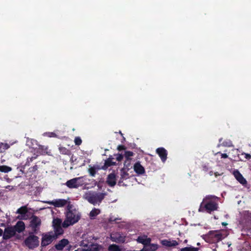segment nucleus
Returning a JSON list of instances; mask_svg holds the SVG:
<instances>
[{
  "label": "nucleus",
  "mask_w": 251,
  "mask_h": 251,
  "mask_svg": "<svg viewBox=\"0 0 251 251\" xmlns=\"http://www.w3.org/2000/svg\"><path fill=\"white\" fill-rule=\"evenodd\" d=\"M212 196H208L203 199L202 202L201 204V207H203L205 211L209 213L211 212L217 210L218 208V203L212 200Z\"/></svg>",
  "instance_id": "1"
},
{
  "label": "nucleus",
  "mask_w": 251,
  "mask_h": 251,
  "mask_svg": "<svg viewBox=\"0 0 251 251\" xmlns=\"http://www.w3.org/2000/svg\"><path fill=\"white\" fill-rule=\"evenodd\" d=\"M66 216V218L62 224V226L64 228H66L71 225H73L80 219V216L75 214L70 208H68Z\"/></svg>",
  "instance_id": "2"
},
{
  "label": "nucleus",
  "mask_w": 251,
  "mask_h": 251,
  "mask_svg": "<svg viewBox=\"0 0 251 251\" xmlns=\"http://www.w3.org/2000/svg\"><path fill=\"white\" fill-rule=\"evenodd\" d=\"M105 194L102 193L89 192L85 195V199L89 202L94 205L100 203L104 198Z\"/></svg>",
  "instance_id": "3"
},
{
  "label": "nucleus",
  "mask_w": 251,
  "mask_h": 251,
  "mask_svg": "<svg viewBox=\"0 0 251 251\" xmlns=\"http://www.w3.org/2000/svg\"><path fill=\"white\" fill-rule=\"evenodd\" d=\"M25 245L29 249H34L39 245V237L30 234L24 241Z\"/></svg>",
  "instance_id": "4"
},
{
  "label": "nucleus",
  "mask_w": 251,
  "mask_h": 251,
  "mask_svg": "<svg viewBox=\"0 0 251 251\" xmlns=\"http://www.w3.org/2000/svg\"><path fill=\"white\" fill-rule=\"evenodd\" d=\"M85 184L83 176L72 178L68 180L65 185L69 188H78Z\"/></svg>",
  "instance_id": "5"
},
{
  "label": "nucleus",
  "mask_w": 251,
  "mask_h": 251,
  "mask_svg": "<svg viewBox=\"0 0 251 251\" xmlns=\"http://www.w3.org/2000/svg\"><path fill=\"white\" fill-rule=\"evenodd\" d=\"M222 234L217 231L212 230L209 231L208 234L205 235L204 239L207 242L218 241L222 239Z\"/></svg>",
  "instance_id": "6"
},
{
  "label": "nucleus",
  "mask_w": 251,
  "mask_h": 251,
  "mask_svg": "<svg viewBox=\"0 0 251 251\" xmlns=\"http://www.w3.org/2000/svg\"><path fill=\"white\" fill-rule=\"evenodd\" d=\"M41 224V221L39 218L35 215L32 216L30 221L29 226L31 228L33 233H37Z\"/></svg>",
  "instance_id": "7"
},
{
  "label": "nucleus",
  "mask_w": 251,
  "mask_h": 251,
  "mask_svg": "<svg viewBox=\"0 0 251 251\" xmlns=\"http://www.w3.org/2000/svg\"><path fill=\"white\" fill-rule=\"evenodd\" d=\"M56 236H53L51 232L44 233L42 234L41 246L45 247L50 245L55 239Z\"/></svg>",
  "instance_id": "8"
},
{
  "label": "nucleus",
  "mask_w": 251,
  "mask_h": 251,
  "mask_svg": "<svg viewBox=\"0 0 251 251\" xmlns=\"http://www.w3.org/2000/svg\"><path fill=\"white\" fill-rule=\"evenodd\" d=\"M16 234V232L12 226H8L5 227L3 231L2 239L5 240L10 239L14 237Z\"/></svg>",
  "instance_id": "9"
},
{
  "label": "nucleus",
  "mask_w": 251,
  "mask_h": 251,
  "mask_svg": "<svg viewBox=\"0 0 251 251\" xmlns=\"http://www.w3.org/2000/svg\"><path fill=\"white\" fill-rule=\"evenodd\" d=\"M156 153L160 157L161 161L163 162L164 163L166 161L167 159L168 152L167 150L165 148L163 147H160L157 148L156 150Z\"/></svg>",
  "instance_id": "10"
},
{
  "label": "nucleus",
  "mask_w": 251,
  "mask_h": 251,
  "mask_svg": "<svg viewBox=\"0 0 251 251\" xmlns=\"http://www.w3.org/2000/svg\"><path fill=\"white\" fill-rule=\"evenodd\" d=\"M12 227H13V229L16 233V232L21 233L24 231L25 229V223L22 221H18L16 225L14 226H12Z\"/></svg>",
  "instance_id": "11"
},
{
  "label": "nucleus",
  "mask_w": 251,
  "mask_h": 251,
  "mask_svg": "<svg viewBox=\"0 0 251 251\" xmlns=\"http://www.w3.org/2000/svg\"><path fill=\"white\" fill-rule=\"evenodd\" d=\"M106 182L110 187H113L116 185V176L114 173H111L108 175Z\"/></svg>",
  "instance_id": "12"
},
{
  "label": "nucleus",
  "mask_w": 251,
  "mask_h": 251,
  "mask_svg": "<svg viewBox=\"0 0 251 251\" xmlns=\"http://www.w3.org/2000/svg\"><path fill=\"white\" fill-rule=\"evenodd\" d=\"M67 201L64 199H56L52 201L50 203L56 207H60L65 206L67 204Z\"/></svg>",
  "instance_id": "13"
},
{
  "label": "nucleus",
  "mask_w": 251,
  "mask_h": 251,
  "mask_svg": "<svg viewBox=\"0 0 251 251\" xmlns=\"http://www.w3.org/2000/svg\"><path fill=\"white\" fill-rule=\"evenodd\" d=\"M69 241L66 239H63L55 245V249L58 251H62L64 248L69 244Z\"/></svg>",
  "instance_id": "14"
},
{
  "label": "nucleus",
  "mask_w": 251,
  "mask_h": 251,
  "mask_svg": "<svg viewBox=\"0 0 251 251\" xmlns=\"http://www.w3.org/2000/svg\"><path fill=\"white\" fill-rule=\"evenodd\" d=\"M134 170L138 175H143L145 173L144 168L141 165L139 162H136L134 165Z\"/></svg>",
  "instance_id": "15"
},
{
  "label": "nucleus",
  "mask_w": 251,
  "mask_h": 251,
  "mask_svg": "<svg viewBox=\"0 0 251 251\" xmlns=\"http://www.w3.org/2000/svg\"><path fill=\"white\" fill-rule=\"evenodd\" d=\"M233 175L236 179L242 184H247V182L245 178L238 171H235L233 173Z\"/></svg>",
  "instance_id": "16"
},
{
  "label": "nucleus",
  "mask_w": 251,
  "mask_h": 251,
  "mask_svg": "<svg viewBox=\"0 0 251 251\" xmlns=\"http://www.w3.org/2000/svg\"><path fill=\"white\" fill-rule=\"evenodd\" d=\"M161 244L164 246L171 247L178 245V242L176 240H169L164 239L161 241Z\"/></svg>",
  "instance_id": "17"
},
{
  "label": "nucleus",
  "mask_w": 251,
  "mask_h": 251,
  "mask_svg": "<svg viewBox=\"0 0 251 251\" xmlns=\"http://www.w3.org/2000/svg\"><path fill=\"white\" fill-rule=\"evenodd\" d=\"M138 242L143 244L145 247L151 243V239L150 238L147 237L139 236L137 239Z\"/></svg>",
  "instance_id": "18"
},
{
  "label": "nucleus",
  "mask_w": 251,
  "mask_h": 251,
  "mask_svg": "<svg viewBox=\"0 0 251 251\" xmlns=\"http://www.w3.org/2000/svg\"><path fill=\"white\" fill-rule=\"evenodd\" d=\"M113 159V158H112L111 157H109L108 159L105 160V162H104V165L102 167V169H106L109 167H110V166H113V165H115L116 164V162H113L112 161Z\"/></svg>",
  "instance_id": "19"
},
{
  "label": "nucleus",
  "mask_w": 251,
  "mask_h": 251,
  "mask_svg": "<svg viewBox=\"0 0 251 251\" xmlns=\"http://www.w3.org/2000/svg\"><path fill=\"white\" fill-rule=\"evenodd\" d=\"M111 240L112 241L116 243H123L125 242V239L120 235H113L111 236Z\"/></svg>",
  "instance_id": "20"
},
{
  "label": "nucleus",
  "mask_w": 251,
  "mask_h": 251,
  "mask_svg": "<svg viewBox=\"0 0 251 251\" xmlns=\"http://www.w3.org/2000/svg\"><path fill=\"white\" fill-rule=\"evenodd\" d=\"M28 212V209L26 206H23L18 208L16 213L22 215V217H25V214Z\"/></svg>",
  "instance_id": "21"
},
{
  "label": "nucleus",
  "mask_w": 251,
  "mask_h": 251,
  "mask_svg": "<svg viewBox=\"0 0 251 251\" xmlns=\"http://www.w3.org/2000/svg\"><path fill=\"white\" fill-rule=\"evenodd\" d=\"M54 233H52L51 232V234L53 235V236H56L55 239L57 238L58 235H61L63 233V230L61 226L54 227Z\"/></svg>",
  "instance_id": "22"
},
{
  "label": "nucleus",
  "mask_w": 251,
  "mask_h": 251,
  "mask_svg": "<svg viewBox=\"0 0 251 251\" xmlns=\"http://www.w3.org/2000/svg\"><path fill=\"white\" fill-rule=\"evenodd\" d=\"M158 248V246L156 244H151V243L148 246L144 248L146 251H155Z\"/></svg>",
  "instance_id": "23"
},
{
  "label": "nucleus",
  "mask_w": 251,
  "mask_h": 251,
  "mask_svg": "<svg viewBox=\"0 0 251 251\" xmlns=\"http://www.w3.org/2000/svg\"><path fill=\"white\" fill-rule=\"evenodd\" d=\"M9 147V145L7 143H0V153L4 152Z\"/></svg>",
  "instance_id": "24"
},
{
  "label": "nucleus",
  "mask_w": 251,
  "mask_h": 251,
  "mask_svg": "<svg viewBox=\"0 0 251 251\" xmlns=\"http://www.w3.org/2000/svg\"><path fill=\"white\" fill-rule=\"evenodd\" d=\"M12 170V168L5 165L0 166V172L2 173H8Z\"/></svg>",
  "instance_id": "25"
},
{
  "label": "nucleus",
  "mask_w": 251,
  "mask_h": 251,
  "mask_svg": "<svg viewBox=\"0 0 251 251\" xmlns=\"http://www.w3.org/2000/svg\"><path fill=\"white\" fill-rule=\"evenodd\" d=\"M61 223H62V220L60 219L56 218V219H53V222H52L53 227L61 226Z\"/></svg>",
  "instance_id": "26"
},
{
  "label": "nucleus",
  "mask_w": 251,
  "mask_h": 251,
  "mask_svg": "<svg viewBox=\"0 0 251 251\" xmlns=\"http://www.w3.org/2000/svg\"><path fill=\"white\" fill-rule=\"evenodd\" d=\"M109 251H121V249L116 244H112L108 247Z\"/></svg>",
  "instance_id": "27"
},
{
  "label": "nucleus",
  "mask_w": 251,
  "mask_h": 251,
  "mask_svg": "<svg viewBox=\"0 0 251 251\" xmlns=\"http://www.w3.org/2000/svg\"><path fill=\"white\" fill-rule=\"evenodd\" d=\"M128 173L125 171L124 168H123L121 170V177L122 178H124L125 179H126L128 178Z\"/></svg>",
  "instance_id": "28"
},
{
  "label": "nucleus",
  "mask_w": 251,
  "mask_h": 251,
  "mask_svg": "<svg viewBox=\"0 0 251 251\" xmlns=\"http://www.w3.org/2000/svg\"><path fill=\"white\" fill-rule=\"evenodd\" d=\"M199 248L193 247H187L180 249V251H198Z\"/></svg>",
  "instance_id": "29"
},
{
  "label": "nucleus",
  "mask_w": 251,
  "mask_h": 251,
  "mask_svg": "<svg viewBox=\"0 0 251 251\" xmlns=\"http://www.w3.org/2000/svg\"><path fill=\"white\" fill-rule=\"evenodd\" d=\"M100 213V211L98 209L94 208L90 213V216L91 217H94L97 216Z\"/></svg>",
  "instance_id": "30"
},
{
  "label": "nucleus",
  "mask_w": 251,
  "mask_h": 251,
  "mask_svg": "<svg viewBox=\"0 0 251 251\" xmlns=\"http://www.w3.org/2000/svg\"><path fill=\"white\" fill-rule=\"evenodd\" d=\"M88 172L90 176H94L96 174V169L94 167H92L89 169Z\"/></svg>",
  "instance_id": "31"
},
{
  "label": "nucleus",
  "mask_w": 251,
  "mask_h": 251,
  "mask_svg": "<svg viewBox=\"0 0 251 251\" xmlns=\"http://www.w3.org/2000/svg\"><path fill=\"white\" fill-rule=\"evenodd\" d=\"M124 155L126 159H130V157L133 155V152L131 151H126Z\"/></svg>",
  "instance_id": "32"
},
{
  "label": "nucleus",
  "mask_w": 251,
  "mask_h": 251,
  "mask_svg": "<svg viewBox=\"0 0 251 251\" xmlns=\"http://www.w3.org/2000/svg\"><path fill=\"white\" fill-rule=\"evenodd\" d=\"M131 159H126L124 162V167L128 170L129 169V167L130 165Z\"/></svg>",
  "instance_id": "33"
},
{
  "label": "nucleus",
  "mask_w": 251,
  "mask_h": 251,
  "mask_svg": "<svg viewBox=\"0 0 251 251\" xmlns=\"http://www.w3.org/2000/svg\"><path fill=\"white\" fill-rule=\"evenodd\" d=\"M75 145L79 146L82 143V140L79 137H76L74 140Z\"/></svg>",
  "instance_id": "34"
},
{
  "label": "nucleus",
  "mask_w": 251,
  "mask_h": 251,
  "mask_svg": "<svg viewBox=\"0 0 251 251\" xmlns=\"http://www.w3.org/2000/svg\"><path fill=\"white\" fill-rule=\"evenodd\" d=\"M37 156L36 155V156H32L31 157H28L27 158V161L26 162L25 165H27V166H29L30 162H31L32 161H33V160L34 159H36L37 158Z\"/></svg>",
  "instance_id": "35"
},
{
  "label": "nucleus",
  "mask_w": 251,
  "mask_h": 251,
  "mask_svg": "<svg viewBox=\"0 0 251 251\" xmlns=\"http://www.w3.org/2000/svg\"><path fill=\"white\" fill-rule=\"evenodd\" d=\"M38 169V166L37 165H34L33 167H31L29 168V171L30 173H34Z\"/></svg>",
  "instance_id": "36"
},
{
  "label": "nucleus",
  "mask_w": 251,
  "mask_h": 251,
  "mask_svg": "<svg viewBox=\"0 0 251 251\" xmlns=\"http://www.w3.org/2000/svg\"><path fill=\"white\" fill-rule=\"evenodd\" d=\"M123 159V155L121 154H117L116 155V160L118 161H121Z\"/></svg>",
  "instance_id": "37"
},
{
  "label": "nucleus",
  "mask_w": 251,
  "mask_h": 251,
  "mask_svg": "<svg viewBox=\"0 0 251 251\" xmlns=\"http://www.w3.org/2000/svg\"><path fill=\"white\" fill-rule=\"evenodd\" d=\"M117 149L119 151H122L126 149V147L124 145H119L117 147Z\"/></svg>",
  "instance_id": "38"
},
{
  "label": "nucleus",
  "mask_w": 251,
  "mask_h": 251,
  "mask_svg": "<svg viewBox=\"0 0 251 251\" xmlns=\"http://www.w3.org/2000/svg\"><path fill=\"white\" fill-rule=\"evenodd\" d=\"M244 154L245 155V158L246 159H250L251 158V155L250 154L245 153Z\"/></svg>",
  "instance_id": "39"
},
{
  "label": "nucleus",
  "mask_w": 251,
  "mask_h": 251,
  "mask_svg": "<svg viewBox=\"0 0 251 251\" xmlns=\"http://www.w3.org/2000/svg\"><path fill=\"white\" fill-rule=\"evenodd\" d=\"M222 158H226L228 157V155L226 153H222L221 154Z\"/></svg>",
  "instance_id": "40"
},
{
  "label": "nucleus",
  "mask_w": 251,
  "mask_h": 251,
  "mask_svg": "<svg viewBox=\"0 0 251 251\" xmlns=\"http://www.w3.org/2000/svg\"><path fill=\"white\" fill-rule=\"evenodd\" d=\"M125 179L124 178H122V177H120L119 181H118V184L119 185H120L123 182V180H124Z\"/></svg>",
  "instance_id": "41"
},
{
  "label": "nucleus",
  "mask_w": 251,
  "mask_h": 251,
  "mask_svg": "<svg viewBox=\"0 0 251 251\" xmlns=\"http://www.w3.org/2000/svg\"><path fill=\"white\" fill-rule=\"evenodd\" d=\"M208 168L205 165V166H203V171L206 172L208 171Z\"/></svg>",
  "instance_id": "42"
},
{
  "label": "nucleus",
  "mask_w": 251,
  "mask_h": 251,
  "mask_svg": "<svg viewBox=\"0 0 251 251\" xmlns=\"http://www.w3.org/2000/svg\"><path fill=\"white\" fill-rule=\"evenodd\" d=\"M3 236V230L0 228V236Z\"/></svg>",
  "instance_id": "43"
},
{
  "label": "nucleus",
  "mask_w": 251,
  "mask_h": 251,
  "mask_svg": "<svg viewBox=\"0 0 251 251\" xmlns=\"http://www.w3.org/2000/svg\"><path fill=\"white\" fill-rule=\"evenodd\" d=\"M214 175L216 177H217L220 176V175L218 172H215L214 173Z\"/></svg>",
  "instance_id": "44"
},
{
  "label": "nucleus",
  "mask_w": 251,
  "mask_h": 251,
  "mask_svg": "<svg viewBox=\"0 0 251 251\" xmlns=\"http://www.w3.org/2000/svg\"><path fill=\"white\" fill-rule=\"evenodd\" d=\"M44 147L43 146H39V149L44 150Z\"/></svg>",
  "instance_id": "45"
},
{
  "label": "nucleus",
  "mask_w": 251,
  "mask_h": 251,
  "mask_svg": "<svg viewBox=\"0 0 251 251\" xmlns=\"http://www.w3.org/2000/svg\"><path fill=\"white\" fill-rule=\"evenodd\" d=\"M110 219H111V221H115V222H116L117 220H120V219H118V218H116V219H114V220H112V219H111V218Z\"/></svg>",
  "instance_id": "46"
},
{
  "label": "nucleus",
  "mask_w": 251,
  "mask_h": 251,
  "mask_svg": "<svg viewBox=\"0 0 251 251\" xmlns=\"http://www.w3.org/2000/svg\"><path fill=\"white\" fill-rule=\"evenodd\" d=\"M222 225L223 226H226V225H227V224L226 223H225V222H223V223H222Z\"/></svg>",
  "instance_id": "47"
},
{
  "label": "nucleus",
  "mask_w": 251,
  "mask_h": 251,
  "mask_svg": "<svg viewBox=\"0 0 251 251\" xmlns=\"http://www.w3.org/2000/svg\"><path fill=\"white\" fill-rule=\"evenodd\" d=\"M213 174H214V173H213V171H210V172H209V175H210V176H212Z\"/></svg>",
  "instance_id": "48"
},
{
  "label": "nucleus",
  "mask_w": 251,
  "mask_h": 251,
  "mask_svg": "<svg viewBox=\"0 0 251 251\" xmlns=\"http://www.w3.org/2000/svg\"><path fill=\"white\" fill-rule=\"evenodd\" d=\"M75 251H78V250H75Z\"/></svg>",
  "instance_id": "49"
}]
</instances>
